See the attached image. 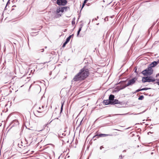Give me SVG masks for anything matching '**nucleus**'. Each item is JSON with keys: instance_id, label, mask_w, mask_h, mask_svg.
Listing matches in <instances>:
<instances>
[{"instance_id": "nucleus-1", "label": "nucleus", "mask_w": 159, "mask_h": 159, "mask_svg": "<svg viewBox=\"0 0 159 159\" xmlns=\"http://www.w3.org/2000/svg\"><path fill=\"white\" fill-rule=\"evenodd\" d=\"M90 75L89 70L86 66L81 69L79 72L74 77L73 80L74 81L80 82L85 80Z\"/></svg>"}, {"instance_id": "nucleus-2", "label": "nucleus", "mask_w": 159, "mask_h": 159, "mask_svg": "<svg viewBox=\"0 0 159 159\" xmlns=\"http://www.w3.org/2000/svg\"><path fill=\"white\" fill-rule=\"evenodd\" d=\"M153 72V70L151 67H148L145 70L142 72V73L145 76H150L151 75Z\"/></svg>"}, {"instance_id": "nucleus-3", "label": "nucleus", "mask_w": 159, "mask_h": 159, "mask_svg": "<svg viewBox=\"0 0 159 159\" xmlns=\"http://www.w3.org/2000/svg\"><path fill=\"white\" fill-rule=\"evenodd\" d=\"M155 78L152 76H147V77H143L142 78V82L144 83L147 82H153L155 81Z\"/></svg>"}, {"instance_id": "nucleus-4", "label": "nucleus", "mask_w": 159, "mask_h": 159, "mask_svg": "<svg viewBox=\"0 0 159 159\" xmlns=\"http://www.w3.org/2000/svg\"><path fill=\"white\" fill-rule=\"evenodd\" d=\"M47 111V107H45L43 105L40 106L37 108L36 112L40 113H46Z\"/></svg>"}, {"instance_id": "nucleus-5", "label": "nucleus", "mask_w": 159, "mask_h": 159, "mask_svg": "<svg viewBox=\"0 0 159 159\" xmlns=\"http://www.w3.org/2000/svg\"><path fill=\"white\" fill-rule=\"evenodd\" d=\"M137 79L136 78H134L132 79L131 80H129L128 81L127 84H126L124 88H125L127 86H128L130 85H131L135 83L136 81L137 80Z\"/></svg>"}, {"instance_id": "nucleus-6", "label": "nucleus", "mask_w": 159, "mask_h": 159, "mask_svg": "<svg viewBox=\"0 0 159 159\" xmlns=\"http://www.w3.org/2000/svg\"><path fill=\"white\" fill-rule=\"evenodd\" d=\"M57 4L59 6H65L67 3L66 0H57Z\"/></svg>"}, {"instance_id": "nucleus-7", "label": "nucleus", "mask_w": 159, "mask_h": 159, "mask_svg": "<svg viewBox=\"0 0 159 159\" xmlns=\"http://www.w3.org/2000/svg\"><path fill=\"white\" fill-rule=\"evenodd\" d=\"M111 135L110 134H98V133H97L96 135L94 136L93 139H94V138L96 137V138H98L99 137H105L106 136H110Z\"/></svg>"}, {"instance_id": "nucleus-8", "label": "nucleus", "mask_w": 159, "mask_h": 159, "mask_svg": "<svg viewBox=\"0 0 159 159\" xmlns=\"http://www.w3.org/2000/svg\"><path fill=\"white\" fill-rule=\"evenodd\" d=\"M103 103L106 105L109 104H111L112 103L111 101H110L109 99L104 100L103 101Z\"/></svg>"}, {"instance_id": "nucleus-9", "label": "nucleus", "mask_w": 159, "mask_h": 159, "mask_svg": "<svg viewBox=\"0 0 159 159\" xmlns=\"http://www.w3.org/2000/svg\"><path fill=\"white\" fill-rule=\"evenodd\" d=\"M157 64V62L156 61H154L151 63L149 67H151V68L155 67Z\"/></svg>"}, {"instance_id": "nucleus-10", "label": "nucleus", "mask_w": 159, "mask_h": 159, "mask_svg": "<svg viewBox=\"0 0 159 159\" xmlns=\"http://www.w3.org/2000/svg\"><path fill=\"white\" fill-rule=\"evenodd\" d=\"M111 104H119L120 102L117 99H115L113 101H111Z\"/></svg>"}, {"instance_id": "nucleus-11", "label": "nucleus", "mask_w": 159, "mask_h": 159, "mask_svg": "<svg viewBox=\"0 0 159 159\" xmlns=\"http://www.w3.org/2000/svg\"><path fill=\"white\" fill-rule=\"evenodd\" d=\"M67 8V7H60L61 12L62 13L63 12H64V10H65V11L66 10Z\"/></svg>"}, {"instance_id": "nucleus-12", "label": "nucleus", "mask_w": 159, "mask_h": 159, "mask_svg": "<svg viewBox=\"0 0 159 159\" xmlns=\"http://www.w3.org/2000/svg\"><path fill=\"white\" fill-rule=\"evenodd\" d=\"M61 9H60V7L57 8V9L56 12V14H57L59 16H61V15L60 14H59V13L60 12H61Z\"/></svg>"}, {"instance_id": "nucleus-13", "label": "nucleus", "mask_w": 159, "mask_h": 159, "mask_svg": "<svg viewBox=\"0 0 159 159\" xmlns=\"http://www.w3.org/2000/svg\"><path fill=\"white\" fill-rule=\"evenodd\" d=\"M114 95H110L109 98V99L110 101H111L114 100Z\"/></svg>"}, {"instance_id": "nucleus-14", "label": "nucleus", "mask_w": 159, "mask_h": 159, "mask_svg": "<svg viewBox=\"0 0 159 159\" xmlns=\"http://www.w3.org/2000/svg\"><path fill=\"white\" fill-rule=\"evenodd\" d=\"M71 35H70V36H69V37H68L66 39V41H67V42H68L70 41V39H71Z\"/></svg>"}, {"instance_id": "nucleus-15", "label": "nucleus", "mask_w": 159, "mask_h": 159, "mask_svg": "<svg viewBox=\"0 0 159 159\" xmlns=\"http://www.w3.org/2000/svg\"><path fill=\"white\" fill-rule=\"evenodd\" d=\"M88 0H84V3L82 5V8L84 6L85 3L87 2V1H88Z\"/></svg>"}, {"instance_id": "nucleus-16", "label": "nucleus", "mask_w": 159, "mask_h": 159, "mask_svg": "<svg viewBox=\"0 0 159 159\" xmlns=\"http://www.w3.org/2000/svg\"><path fill=\"white\" fill-rule=\"evenodd\" d=\"M144 96H143V95H141V96H140L138 98V99L139 100H143V98H144Z\"/></svg>"}, {"instance_id": "nucleus-17", "label": "nucleus", "mask_w": 159, "mask_h": 159, "mask_svg": "<svg viewBox=\"0 0 159 159\" xmlns=\"http://www.w3.org/2000/svg\"><path fill=\"white\" fill-rule=\"evenodd\" d=\"M82 27L81 26L80 28L78 31V33H77V35H78L80 33V31L81 30V29H82Z\"/></svg>"}, {"instance_id": "nucleus-18", "label": "nucleus", "mask_w": 159, "mask_h": 159, "mask_svg": "<svg viewBox=\"0 0 159 159\" xmlns=\"http://www.w3.org/2000/svg\"><path fill=\"white\" fill-rule=\"evenodd\" d=\"M63 104H64V102H63L62 103L61 107V112L62 111Z\"/></svg>"}, {"instance_id": "nucleus-19", "label": "nucleus", "mask_w": 159, "mask_h": 159, "mask_svg": "<svg viewBox=\"0 0 159 159\" xmlns=\"http://www.w3.org/2000/svg\"><path fill=\"white\" fill-rule=\"evenodd\" d=\"M149 89H150L149 88ZM148 89H149L147 88H144L142 89V90H148Z\"/></svg>"}, {"instance_id": "nucleus-20", "label": "nucleus", "mask_w": 159, "mask_h": 159, "mask_svg": "<svg viewBox=\"0 0 159 159\" xmlns=\"http://www.w3.org/2000/svg\"><path fill=\"white\" fill-rule=\"evenodd\" d=\"M140 91H142V89H138L136 91V92H139Z\"/></svg>"}, {"instance_id": "nucleus-21", "label": "nucleus", "mask_w": 159, "mask_h": 159, "mask_svg": "<svg viewBox=\"0 0 159 159\" xmlns=\"http://www.w3.org/2000/svg\"><path fill=\"white\" fill-rule=\"evenodd\" d=\"M75 23V20H72V25H74Z\"/></svg>"}, {"instance_id": "nucleus-22", "label": "nucleus", "mask_w": 159, "mask_h": 159, "mask_svg": "<svg viewBox=\"0 0 159 159\" xmlns=\"http://www.w3.org/2000/svg\"><path fill=\"white\" fill-rule=\"evenodd\" d=\"M66 45V44L65 43H64L62 46V47H64Z\"/></svg>"}, {"instance_id": "nucleus-23", "label": "nucleus", "mask_w": 159, "mask_h": 159, "mask_svg": "<svg viewBox=\"0 0 159 159\" xmlns=\"http://www.w3.org/2000/svg\"><path fill=\"white\" fill-rule=\"evenodd\" d=\"M44 127H43V128H42V129H41V130H38V131H41V130H42L43 129H44Z\"/></svg>"}, {"instance_id": "nucleus-24", "label": "nucleus", "mask_w": 159, "mask_h": 159, "mask_svg": "<svg viewBox=\"0 0 159 159\" xmlns=\"http://www.w3.org/2000/svg\"><path fill=\"white\" fill-rule=\"evenodd\" d=\"M103 148V146H101V147H100V149H102V148Z\"/></svg>"}, {"instance_id": "nucleus-25", "label": "nucleus", "mask_w": 159, "mask_h": 159, "mask_svg": "<svg viewBox=\"0 0 159 159\" xmlns=\"http://www.w3.org/2000/svg\"><path fill=\"white\" fill-rule=\"evenodd\" d=\"M156 83L158 85H159V81L157 82Z\"/></svg>"}, {"instance_id": "nucleus-26", "label": "nucleus", "mask_w": 159, "mask_h": 159, "mask_svg": "<svg viewBox=\"0 0 159 159\" xmlns=\"http://www.w3.org/2000/svg\"><path fill=\"white\" fill-rule=\"evenodd\" d=\"M68 43V42H67V41H66L64 43H65L66 44Z\"/></svg>"}, {"instance_id": "nucleus-27", "label": "nucleus", "mask_w": 159, "mask_h": 159, "mask_svg": "<svg viewBox=\"0 0 159 159\" xmlns=\"http://www.w3.org/2000/svg\"><path fill=\"white\" fill-rule=\"evenodd\" d=\"M68 43V42H67V41H66L64 43H65L66 44Z\"/></svg>"}, {"instance_id": "nucleus-28", "label": "nucleus", "mask_w": 159, "mask_h": 159, "mask_svg": "<svg viewBox=\"0 0 159 159\" xmlns=\"http://www.w3.org/2000/svg\"><path fill=\"white\" fill-rule=\"evenodd\" d=\"M43 51H42V52H43V51L44 50L43 49Z\"/></svg>"}, {"instance_id": "nucleus-29", "label": "nucleus", "mask_w": 159, "mask_h": 159, "mask_svg": "<svg viewBox=\"0 0 159 159\" xmlns=\"http://www.w3.org/2000/svg\"><path fill=\"white\" fill-rule=\"evenodd\" d=\"M96 139H94V140H95Z\"/></svg>"}]
</instances>
